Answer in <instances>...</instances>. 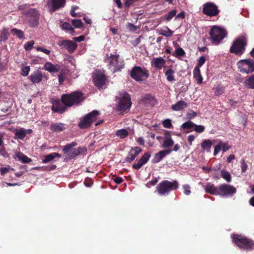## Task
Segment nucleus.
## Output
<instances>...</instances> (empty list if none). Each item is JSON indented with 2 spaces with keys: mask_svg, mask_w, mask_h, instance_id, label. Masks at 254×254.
Segmentation results:
<instances>
[{
  "mask_svg": "<svg viewBox=\"0 0 254 254\" xmlns=\"http://www.w3.org/2000/svg\"><path fill=\"white\" fill-rule=\"evenodd\" d=\"M85 99L84 94L80 91H74L70 94H64L61 97L62 103L66 107L78 106Z\"/></svg>",
  "mask_w": 254,
  "mask_h": 254,
  "instance_id": "f257e3e1",
  "label": "nucleus"
},
{
  "mask_svg": "<svg viewBox=\"0 0 254 254\" xmlns=\"http://www.w3.org/2000/svg\"><path fill=\"white\" fill-rule=\"evenodd\" d=\"M77 143L76 142L73 141L64 146L63 152L65 157V160L74 159L82 153L86 151L87 149L85 147H79L77 148H73V147L77 146Z\"/></svg>",
  "mask_w": 254,
  "mask_h": 254,
  "instance_id": "f03ea898",
  "label": "nucleus"
},
{
  "mask_svg": "<svg viewBox=\"0 0 254 254\" xmlns=\"http://www.w3.org/2000/svg\"><path fill=\"white\" fill-rule=\"evenodd\" d=\"M179 188V183L176 180L170 182L168 180L161 181L156 187V190L161 196H166L173 190Z\"/></svg>",
  "mask_w": 254,
  "mask_h": 254,
  "instance_id": "7ed1b4c3",
  "label": "nucleus"
},
{
  "mask_svg": "<svg viewBox=\"0 0 254 254\" xmlns=\"http://www.w3.org/2000/svg\"><path fill=\"white\" fill-rule=\"evenodd\" d=\"M248 43L247 37L245 35L238 37L233 42L230 48V52L237 56L242 55L246 51Z\"/></svg>",
  "mask_w": 254,
  "mask_h": 254,
  "instance_id": "20e7f679",
  "label": "nucleus"
},
{
  "mask_svg": "<svg viewBox=\"0 0 254 254\" xmlns=\"http://www.w3.org/2000/svg\"><path fill=\"white\" fill-rule=\"evenodd\" d=\"M231 238L233 242L241 249L250 251L254 248V241L251 239L238 234H232Z\"/></svg>",
  "mask_w": 254,
  "mask_h": 254,
  "instance_id": "39448f33",
  "label": "nucleus"
},
{
  "mask_svg": "<svg viewBox=\"0 0 254 254\" xmlns=\"http://www.w3.org/2000/svg\"><path fill=\"white\" fill-rule=\"evenodd\" d=\"M119 55L107 54L105 57L104 61L108 63V66L110 68L113 67V72H116L120 71L122 69L125 67V63L124 60L119 61Z\"/></svg>",
  "mask_w": 254,
  "mask_h": 254,
  "instance_id": "423d86ee",
  "label": "nucleus"
},
{
  "mask_svg": "<svg viewBox=\"0 0 254 254\" xmlns=\"http://www.w3.org/2000/svg\"><path fill=\"white\" fill-rule=\"evenodd\" d=\"M209 34L211 43L218 45L227 36V32L225 29L215 25L211 27Z\"/></svg>",
  "mask_w": 254,
  "mask_h": 254,
  "instance_id": "0eeeda50",
  "label": "nucleus"
},
{
  "mask_svg": "<svg viewBox=\"0 0 254 254\" xmlns=\"http://www.w3.org/2000/svg\"><path fill=\"white\" fill-rule=\"evenodd\" d=\"M130 76L137 82H143L149 76V71L146 67L133 66L130 71Z\"/></svg>",
  "mask_w": 254,
  "mask_h": 254,
  "instance_id": "6e6552de",
  "label": "nucleus"
},
{
  "mask_svg": "<svg viewBox=\"0 0 254 254\" xmlns=\"http://www.w3.org/2000/svg\"><path fill=\"white\" fill-rule=\"evenodd\" d=\"M99 112L97 110H93L91 112L86 114L80 119L78 123V127L82 129L90 127L91 125L96 121Z\"/></svg>",
  "mask_w": 254,
  "mask_h": 254,
  "instance_id": "1a4fd4ad",
  "label": "nucleus"
},
{
  "mask_svg": "<svg viewBox=\"0 0 254 254\" xmlns=\"http://www.w3.org/2000/svg\"><path fill=\"white\" fill-rule=\"evenodd\" d=\"M131 104V98L129 94L124 93L119 98L117 105V110L120 112V114H123L130 109Z\"/></svg>",
  "mask_w": 254,
  "mask_h": 254,
  "instance_id": "9d476101",
  "label": "nucleus"
},
{
  "mask_svg": "<svg viewBox=\"0 0 254 254\" xmlns=\"http://www.w3.org/2000/svg\"><path fill=\"white\" fill-rule=\"evenodd\" d=\"M92 79L94 85L99 90L105 88L107 78L103 71L98 70L93 72Z\"/></svg>",
  "mask_w": 254,
  "mask_h": 254,
  "instance_id": "9b49d317",
  "label": "nucleus"
},
{
  "mask_svg": "<svg viewBox=\"0 0 254 254\" xmlns=\"http://www.w3.org/2000/svg\"><path fill=\"white\" fill-rule=\"evenodd\" d=\"M237 65L242 73L249 74L254 72V60L252 59L241 60L237 63Z\"/></svg>",
  "mask_w": 254,
  "mask_h": 254,
  "instance_id": "f8f14e48",
  "label": "nucleus"
},
{
  "mask_svg": "<svg viewBox=\"0 0 254 254\" xmlns=\"http://www.w3.org/2000/svg\"><path fill=\"white\" fill-rule=\"evenodd\" d=\"M220 10L218 6L212 2H207L203 4L202 13L210 17L217 16Z\"/></svg>",
  "mask_w": 254,
  "mask_h": 254,
  "instance_id": "ddd939ff",
  "label": "nucleus"
},
{
  "mask_svg": "<svg viewBox=\"0 0 254 254\" xmlns=\"http://www.w3.org/2000/svg\"><path fill=\"white\" fill-rule=\"evenodd\" d=\"M24 14L29 18V22L32 27L37 26L39 22V13L35 8H30L24 11Z\"/></svg>",
  "mask_w": 254,
  "mask_h": 254,
  "instance_id": "4468645a",
  "label": "nucleus"
},
{
  "mask_svg": "<svg viewBox=\"0 0 254 254\" xmlns=\"http://www.w3.org/2000/svg\"><path fill=\"white\" fill-rule=\"evenodd\" d=\"M236 189L233 186L228 184L219 185V195L224 196H231L236 192Z\"/></svg>",
  "mask_w": 254,
  "mask_h": 254,
  "instance_id": "2eb2a0df",
  "label": "nucleus"
},
{
  "mask_svg": "<svg viewBox=\"0 0 254 254\" xmlns=\"http://www.w3.org/2000/svg\"><path fill=\"white\" fill-rule=\"evenodd\" d=\"M57 44L60 47H63L65 48L70 53H73L77 47V45L75 42L69 40L59 41L58 42Z\"/></svg>",
  "mask_w": 254,
  "mask_h": 254,
  "instance_id": "dca6fc26",
  "label": "nucleus"
},
{
  "mask_svg": "<svg viewBox=\"0 0 254 254\" xmlns=\"http://www.w3.org/2000/svg\"><path fill=\"white\" fill-rule=\"evenodd\" d=\"M65 0H51L49 4L50 12L53 13L57 10L64 7L65 4Z\"/></svg>",
  "mask_w": 254,
  "mask_h": 254,
  "instance_id": "f3484780",
  "label": "nucleus"
},
{
  "mask_svg": "<svg viewBox=\"0 0 254 254\" xmlns=\"http://www.w3.org/2000/svg\"><path fill=\"white\" fill-rule=\"evenodd\" d=\"M66 107L62 102H61L59 100H57L53 102L51 109L54 112L63 114L66 111Z\"/></svg>",
  "mask_w": 254,
  "mask_h": 254,
  "instance_id": "a211bd4d",
  "label": "nucleus"
},
{
  "mask_svg": "<svg viewBox=\"0 0 254 254\" xmlns=\"http://www.w3.org/2000/svg\"><path fill=\"white\" fill-rule=\"evenodd\" d=\"M231 148V146L229 145L228 142H223L219 141L218 143L214 147L213 155L216 156L221 150L223 152H225Z\"/></svg>",
  "mask_w": 254,
  "mask_h": 254,
  "instance_id": "6ab92c4d",
  "label": "nucleus"
},
{
  "mask_svg": "<svg viewBox=\"0 0 254 254\" xmlns=\"http://www.w3.org/2000/svg\"><path fill=\"white\" fill-rule=\"evenodd\" d=\"M172 149L162 150L155 154L153 162L155 163L160 162L167 155L169 154Z\"/></svg>",
  "mask_w": 254,
  "mask_h": 254,
  "instance_id": "aec40b11",
  "label": "nucleus"
},
{
  "mask_svg": "<svg viewBox=\"0 0 254 254\" xmlns=\"http://www.w3.org/2000/svg\"><path fill=\"white\" fill-rule=\"evenodd\" d=\"M30 79L33 84L38 83L42 81L43 74L40 70H37L30 75Z\"/></svg>",
  "mask_w": 254,
  "mask_h": 254,
  "instance_id": "412c9836",
  "label": "nucleus"
},
{
  "mask_svg": "<svg viewBox=\"0 0 254 254\" xmlns=\"http://www.w3.org/2000/svg\"><path fill=\"white\" fill-rule=\"evenodd\" d=\"M204 190L207 193L212 195H219V186L216 187L214 185L207 184L205 186Z\"/></svg>",
  "mask_w": 254,
  "mask_h": 254,
  "instance_id": "4be33fe9",
  "label": "nucleus"
},
{
  "mask_svg": "<svg viewBox=\"0 0 254 254\" xmlns=\"http://www.w3.org/2000/svg\"><path fill=\"white\" fill-rule=\"evenodd\" d=\"M188 107V104L183 100H180L177 102L176 104H173L171 106V109L173 111H179L182 110Z\"/></svg>",
  "mask_w": 254,
  "mask_h": 254,
  "instance_id": "5701e85b",
  "label": "nucleus"
},
{
  "mask_svg": "<svg viewBox=\"0 0 254 254\" xmlns=\"http://www.w3.org/2000/svg\"><path fill=\"white\" fill-rule=\"evenodd\" d=\"M51 130L54 132H59L65 129V125L62 123H52L50 127Z\"/></svg>",
  "mask_w": 254,
  "mask_h": 254,
  "instance_id": "b1692460",
  "label": "nucleus"
},
{
  "mask_svg": "<svg viewBox=\"0 0 254 254\" xmlns=\"http://www.w3.org/2000/svg\"><path fill=\"white\" fill-rule=\"evenodd\" d=\"M45 70L50 72H57L60 70V66L58 65H54L50 62H47L44 64Z\"/></svg>",
  "mask_w": 254,
  "mask_h": 254,
  "instance_id": "393cba45",
  "label": "nucleus"
},
{
  "mask_svg": "<svg viewBox=\"0 0 254 254\" xmlns=\"http://www.w3.org/2000/svg\"><path fill=\"white\" fill-rule=\"evenodd\" d=\"M151 63L156 68L160 69L164 65L166 61L162 57H159L154 58Z\"/></svg>",
  "mask_w": 254,
  "mask_h": 254,
  "instance_id": "a878e982",
  "label": "nucleus"
},
{
  "mask_svg": "<svg viewBox=\"0 0 254 254\" xmlns=\"http://www.w3.org/2000/svg\"><path fill=\"white\" fill-rule=\"evenodd\" d=\"M16 156L18 160L22 163H29L32 161V159L21 152H18L16 153Z\"/></svg>",
  "mask_w": 254,
  "mask_h": 254,
  "instance_id": "bb28decb",
  "label": "nucleus"
},
{
  "mask_svg": "<svg viewBox=\"0 0 254 254\" xmlns=\"http://www.w3.org/2000/svg\"><path fill=\"white\" fill-rule=\"evenodd\" d=\"M56 157L58 158H61L62 155L61 154L57 152L52 153L46 155L44 157V159H43L42 162L44 163H47L54 159Z\"/></svg>",
  "mask_w": 254,
  "mask_h": 254,
  "instance_id": "cd10ccee",
  "label": "nucleus"
},
{
  "mask_svg": "<svg viewBox=\"0 0 254 254\" xmlns=\"http://www.w3.org/2000/svg\"><path fill=\"white\" fill-rule=\"evenodd\" d=\"M193 77L197 80V83H202L203 78L201 75L199 68H198L197 67H195L193 71Z\"/></svg>",
  "mask_w": 254,
  "mask_h": 254,
  "instance_id": "c85d7f7f",
  "label": "nucleus"
},
{
  "mask_svg": "<svg viewBox=\"0 0 254 254\" xmlns=\"http://www.w3.org/2000/svg\"><path fill=\"white\" fill-rule=\"evenodd\" d=\"M244 84L247 88L254 89V75L247 78L244 82Z\"/></svg>",
  "mask_w": 254,
  "mask_h": 254,
  "instance_id": "c756f323",
  "label": "nucleus"
},
{
  "mask_svg": "<svg viewBox=\"0 0 254 254\" xmlns=\"http://www.w3.org/2000/svg\"><path fill=\"white\" fill-rule=\"evenodd\" d=\"M214 90V94L215 96H219L224 93L225 88L220 84L216 85L213 88Z\"/></svg>",
  "mask_w": 254,
  "mask_h": 254,
  "instance_id": "7c9ffc66",
  "label": "nucleus"
},
{
  "mask_svg": "<svg viewBox=\"0 0 254 254\" xmlns=\"http://www.w3.org/2000/svg\"><path fill=\"white\" fill-rule=\"evenodd\" d=\"M9 35L8 29L3 28L0 34V42L5 41L8 39Z\"/></svg>",
  "mask_w": 254,
  "mask_h": 254,
  "instance_id": "2f4dec72",
  "label": "nucleus"
},
{
  "mask_svg": "<svg viewBox=\"0 0 254 254\" xmlns=\"http://www.w3.org/2000/svg\"><path fill=\"white\" fill-rule=\"evenodd\" d=\"M144 100L146 103H149L152 105H154L157 103L155 97L150 94L146 95L144 97Z\"/></svg>",
  "mask_w": 254,
  "mask_h": 254,
  "instance_id": "473e14b6",
  "label": "nucleus"
},
{
  "mask_svg": "<svg viewBox=\"0 0 254 254\" xmlns=\"http://www.w3.org/2000/svg\"><path fill=\"white\" fill-rule=\"evenodd\" d=\"M175 71L173 69L170 68L168 69L165 72V75L166 77V79L168 81H173L175 80L174 78V74Z\"/></svg>",
  "mask_w": 254,
  "mask_h": 254,
  "instance_id": "72a5a7b5",
  "label": "nucleus"
},
{
  "mask_svg": "<svg viewBox=\"0 0 254 254\" xmlns=\"http://www.w3.org/2000/svg\"><path fill=\"white\" fill-rule=\"evenodd\" d=\"M212 145V142L210 139L204 140L201 144V147L203 150H209Z\"/></svg>",
  "mask_w": 254,
  "mask_h": 254,
  "instance_id": "f704fd0d",
  "label": "nucleus"
},
{
  "mask_svg": "<svg viewBox=\"0 0 254 254\" xmlns=\"http://www.w3.org/2000/svg\"><path fill=\"white\" fill-rule=\"evenodd\" d=\"M11 33L13 35H15L17 38L19 39H22L24 37L23 32L21 30L15 28H12L11 30Z\"/></svg>",
  "mask_w": 254,
  "mask_h": 254,
  "instance_id": "c9c22d12",
  "label": "nucleus"
},
{
  "mask_svg": "<svg viewBox=\"0 0 254 254\" xmlns=\"http://www.w3.org/2000/svg\"><path fill=\"white\" fill-rule=\"evenodd\" d=\"M173 32L170 30L168 27H166V30L160 29L159 31V34L162 36L169 37L172 36Z\"/></svg>",
  "mask_w": 254,
  "mask_h": 254,
  "instance_id": "e433bc0d",
  "label": "nucleus"
},
{
  "mask_svg": "<svg viewBox=\"0 0 254 254\" xmlns=\"http://www.w3.org/2000/svg\"><path fill=\"white\" fill-rule=\"evenodd\" d=\"M15 135L17 138L23 139L26 135V131L24 130L23 128H21L16 131Z\"/></svg>",
  "mask_w": 254,
  "mask_h": 254,
  "instance_id": "4c0bfd02",
  "label": "nucleus"
},
{
  "mask_svg": "<svg viewBox=\"0 0 254 254\" xmlns=\"http://www.w3.org/2000/svg\"><path fill=\"white\" fill-rule=\"evenodd\" d=\"M221 175L227 182L229 183L231 181V176L228 171L222 170L221 171Z\"/></svg>",
  "mask_w": 254,
  "mask_h": 254,
  "instance_id": "58836bf2",
  "label": "nucleus"
},
{
  "mask_svg": "<svg viewBox=\"0 0 254 254\" xmlns=\"http://www.w3.org/2000/svg\"><path fill=\"white\" fill-rule=\"evenodd\" d=\"M116 135L121 138H124L128 136V132L126 129H121L117 131Z\"/></svg>",
  "mask_w": 254,
  "mask_h": 254,
  "instance_id": "ea45409f",
  "label": "nucleus"
},
{
  "mask_svg": "<svg viewBox=\"0 0 254 254\" xmlns=\"http://www.w3.org/2000/svg\"><path fill=\"white\" fill-rule=\"evenodd\" d=\"M174 144V141L172 139H164L161 147L162 148H170Z\"/></svg>",
  "mask_w": 254,
  "mask_h": 254,
  "instance_id": "a19ab883",
  "label": "nucleus"
},
{
  "mask_svg": "<svg viewBox=\"0 0 254 254\" xmlns=\"http://www.w3.org/2000/svg\"><path fill=\"white\" fill-rule=\"evenodd\" d=\"M177 10L174 9L168 12L167 14L163 17L167 21H170L176 14Z\"/></svg>",
  "mask_w": 254,
  "mask_h": 254,
  "instance_id": "79ce46f5",
  "label": "nucleus"
},
{
  "mask_svg": "<svg viewBox=\"0 0 254 254\" xmlns=\"http://www.w3.org/2000/svg\"><path fill=\"white\" fill-rule=\"evenodd\" d=\"M151 157V154L149 152H145L142 157L139 159L140 162H141L143 165L147 163Z\"/></svg>",
  "mask_w": 254,
  "mask_h": 254,
  "instance_id": "37998d69",
  "label": "nucleus"
},
{
  "mask_svg": "<svg viewBox=\"0 0 254 254\" xmlns=\"http://www.w3.org/2000/svg\"><path fill=\"white\" fill-rule=\"evenodd\" d=\"M142 152V149L141 148L138 146L132 147L130 151L129 152L130 154H132L134 157H136L138 154Z\"/></svg>",
  "mask_w": 254,
  "mask_h": 254,
  "instance_id": "c03bdc74",
  "label": "nucleus"
},
{
  "mask_svg": "<svg viewBox=\"0 0 254 254\" xmlns=\"http://www.w3.org/2000/svg\"><path fill=\"white\" fill-rule=\"evenodd\" d=\"M62 27L63 29L70 31V34H73L75 32L74 29L72 27L71 25L68 22H64L62 25Z\"/></svg>",
  "mask_w": 254,
  "mask_h": 254,
  "instance_id": "a18cd8bd",
  "label": "nucleus"
},
{
  "mask_svg": "<svg viewBox=\"0 0 254 254\" xmlns=\"http://www.w3.org/2000/svg\"><path fill=\"white\" fill-rule=\"evenodd\" d=\"M195 126V124L191 121H188L184 123H183L181 127L182 128L187 129H191L192 128L194 127V126Z\"/></svg>",
  "mask_w": 254,
  "mask_h": 254,
  "instance_id": "49530a36",
  "label": "nucleus"
},
{
  "mask_svg": "<svg viewBox=\"0 0 254 254\" xmlns=\"http://www.w3.org/2000/svg\"><path fill=\"white\" fill-rule=\"evenodd\" d=\"M185 51L181 47H179L175 50V53L173 54L174 56L177 57H183L185 55Z\"/></svg>",
  "mask_w": 254,
  "mask_h": 254,
  "instance_id": "de8ad7c7",
  "label": "nucleus"
},
{
  "mask_svg": "<svg viewBox=\"0 0 254 254\" xmlns=\"http://www.w3.org/2000/svg\"><path fill=\"white\" fill-rule=\"evenodd\" d=\"M71 23L73 26L76 28H79L83 26V23L80 19H75L71 21Z\"/></svg>",
  "mask_w": 254,
  "mask_h": 254,
  "instance_id": "09e8293b",
  "label": "nucleus"
},
{
  "mask_svg": "<svg viewBox=\"0 0 254 254\" xmlns=\"http://www.w3.org/2000/svg\"><path fill=\"white\" fill-rule=\"evenodd\" d=\"M193 130L197 133H202L204 131L205 127L202 125H197L195 124Z\"/></svg>",
  "mask_w": 254,
  "mask_h": 254,
  "instance_id": "8fccbe9b",
  "label": "nucleus"
},
{
  "mask_svg": "<svg viewBox=\"0 0 254 254\" xmlns=\"http://www.w3.org/2000/svg\"><path fill=\"white\" fill-rule=\"evenodd\" d=\"M34 44V42L33 40L26 42L24 45V48L26 51H30Z\"/></svg>",
  "mask_w": 254,
  "mask_h": 254,
  "instance_id": "3c124183",
  "label": "nucleus"
},
{
  "mask_svg": "<svg viewBox=\"0 0 254 254\" xmlns=\"http://www.w3.org/2000/svg\"><path fill=\"white\" fill-rule=\"evenodd\" d=\"M206 61V58L204 56H201L199 60L197 61V65L195 67H197L198 68H200L205 63Z\"/></svg>",
  "mask_w": 254,
  "mask_h": 254,
  "instance_id": "603ef678",
  "label": "nucleus"
},
{
  "mask_svg": "<svg viewBox=\"0 0 254 254\" xmlns=\"http://www.w3.org/2000/svg\"><path fill=\"white\" fill-rule=\"evenodd\" d=\"M30 66H26L21 69V75L23 76H27L30 71Z\"/></svg>",
  "mask_w": 254,
  "mask_h": 254,
  "instance_id": "864d4df0",
  "label": "nucleus"
},
{
  "mask_svg": "<svg viewBox=\"0 0 254 254\" xmlns=\"http://www.w3.org/2000/svg\"><path fill=\"white\" fill-rule=\"evenodd\" d=\"M183 189L184 190V193L187 195H189L191 193L190 191V187L189 185H185L183 186Z\"/></svg>",
  "mask_w": 254,
  "mask_h": 254,
  "instance_id": "5fc2aeb1",
  "label": "nucleus"
},
{
  "mask_svg": "<svg viewBox=\"0 0 254 254\" xmlns=\"http://www.w3.org/2000/svg\"><path fill=\"white\" fill-rule=\"evenodd\" d=\"M241 172L242 173H245L247 170L248 169V165L247 163H246L244 159H242L241 161Z\"/></svg>",
  "mask_w": 254,
  "mask_h": 254,
  "instance_id": "6e6d98bb",
  "label": "nucleus"
},
{
  "mask_svg": "<svg viewBox=\"0 0 254 254\" xmlns=\"http://www.w3.org/2000/svg\"><path fill=\"white\" fill-rule=\"evenodd\" d=\"M163 127L165 128H171L172 127L171 120L169 119H166L163 122Z\"/></svg>",
  "mask_w": 254,
  "mask_h": 254,
  "instance_id": "4d7b16f0",
  "label": "nucleus"
},
{
  "mask_svg": "<svg viewBox=\"0 0 254 254\" xmlns=\"http://www.w3.org/2000/svg\"><path fill=\"white\" fill-rule=\"evenodd\" d=\"M135 157H134L132 154L128 152V156L125 158V160L126 162L130 163L132 162L135 159Z\"/></svg>",
  "mask_w": 254,
  "mask_h": 254,
  "instance_id": "13d9d810",
  "label": "nucleus"
},
{
  "mask_svg": "<svg viewBox=\"0 0 254 254\" xmlns=\"http://www.w3.org/2000/svg\"><path fill=\"white\" fill-rule=\"evenodd\" d=\"M78 7L77 6H72L70 11V14L73 17H77V13L75 12V10L77 9Z\"/></svg>",
  "mask_w": 254,
  "mask_h": 254,
  "instance_id": "bf43d9fd",
  "label": "nucleus"
},
{
  "mask_svg": "<svg viewBox=\"0 0 254 254\" xmlns=\"http://www.w3.org/2000/svg\"><path fill=\"white\" fill-rule=\"evenodd\" d=\"M143 165V164L138 160L137 163H134L132 165V168L135 170H139Z\"/></svg>",
  "mask_w": 254,
  "mask_h": 254,
  "instance_id": "052dcab7",
  "label": "nucleus"
},
{
  "mask_svg": "<svg viewBox=\"0 0 254 254\" xmlns=\"http://www.w3.org/2000/svg\"><path fill=\"white\" fill-rule=\"evenodd\" d=\"M143 165V164L138 160L137 163H134L132 165V168L135 170H139Z\"/></svg>",
  "mask_w": 254,
  "mask_h": 254,
  "instance_id": "680f3d73",
  "label": "nucleus"
},
{
  "mask_svg": "<svg viewBox=\"0 0 254 254\" xmlns=\"http://www.w3.org/2000/svg\"><path fill=\"white\" fill-rule=\"evenodd\" d=\"M37 51H41L47 55H49L51 53V51L48 49H44L43 48L38 47L36 48Z\"/></svg>",
  "mask_w": 254,
  "mask_h": 254,
  "instance_id": "e2e57ef3",
  "label": "nucleus"
},
{
  "mask_svg": "<svg viewBox=\"0 0 254 254\" xmlns=\"http://www.w3.org/2000/svg\"><path fill=\"white\" fill-rule=\"evenodd\" d=\"M84 184L87 187H90L93 184V182L90 179L86 178L84 180Z\"/></svg>",
  "mask_w": 254,
  "mask_h": 254,
  "instance_id": "0e129e2a",
  "label": "nucleus"
},
{
  "mask_svg": "<svg viewBox=\"0 0 254 254\" xmlns=\"http://www.w3.org/2000/svg\"><path fill=\"white\" fill-rule=\"evenodd\" d=\"M65 76L64 74L63 73H61L58 75V78H59V82L60 84H62L64 81L65 80Z\"/></svg>",
  "mask_w": 254,
  "mask_h": 254,
  "instance_id": "69168bd1",
  "label": "nucleus"
},
{
  "mask_svg": "<svg viewBox=\"0 0 254 254\" xmlns=\"http://www.w3.org/2000/svg\"><path fill=\"white\" fill-rule=\"evenodd\" d=\"M9 171V168L6 167H2L0 169V172L1 175L3 176L7 173Z\"/></svg>",
  "mask_w": 254,
  "mask_h": 254,
  "instance_id": "338daca9",
  "label": "nucleus"
},
{
  "mask_svg": "<svg viewBox=\"0 0 254 254\" xmlns=\"http://www.w3.org/2000/svg\"><path fill=\"white\" fill-rule=\"evenodd\" d=\"M196 116V113L194 111H192L191 113H189L187 114V117L189 119L194 118Z\"/></svg>",
  "mask_w": 254,
  "mask_h": 254,
  "instance_id": "774afa93",
  "label": "nucleus"
}]
</instances>
